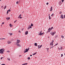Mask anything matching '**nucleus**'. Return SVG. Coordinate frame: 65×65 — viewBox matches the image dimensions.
<instances>
[{"instance_id": "obj_1", "label": "nucleus", "mask_w": 65, "mask_h": 65, "mask_svg": "<svg viewBox=\"0 0 65 65\" xmlns=\"http://www.w3.org/2000/svg\"><path fill=\"white\" fill-rule=\"evenodd\" d=\"M5 49L4 48H2L0 50V53L1 54H3L4 52Z\"/></svg>"}, {"instance_id": "obj_2", "label": "nucleus", "mask_w": 65, "mask_h": 65, "mask_svg": "<svg viewBox=\"0 0 65 65\" xmlns=\"http://www.w3.org/2000/svg\"><path fill=\"white\" fill-rule=\"evenodd\" d=\"M29 49H30V48H28H28L26 49L25 51H24V53H26V52H28V51H29Z\"/></svg>"}, {"instance_id": "obj_3", "label": "nucleus", "mask_w": 65, "mask_h": 65, "mask_svg": "<svg viewBox=\"0 0 65 65\" xmlns=\"http://www.w3.org/2000/svg\"><path fill=\"white\" fill-rule=\"evenodd\" d=\"M50 33L51 35H52L53 36H54V34H56V31H55L54 32H53V31H52Z\"/></svg>"}, {"instance_id": "obj_4", "label": "nucleus", "mask_w": 65, "mask_h": 65, "mask_svg": "<svg viewBox=\"0 0 65 65\" xmlns=\"http://www.w3.org/2000/svg\"><path fill=\"white\" fill-rule=\"evenodd\" d=\"M41 32H42V30L40 31V32H39L38 35H40V36H41V35H43V33H41Z\"/></svg>"}, {"instance_id": "obj_5", "label": "nucleus", "mask_w": 65, "mask_h": 65, "mask_svg": "<svg viewBox=\"0 0 65 65\" xmlns=\"http://www.w3.org/2000/svg\"><path fill=\"white\" fill-rule=\"evenodd\" d=\"M20 42V40H18L17 41V42L16 43V44H19Z\"/></svg>"}, {"instance_id": "obj_6", "label": "nucleus", "mask_w": 65, "mask_h": 65, "mask_svg": "<svg viewBox=\"0 0 65 65\" xmlns=\"http://www.w3.org/2000/svg\"><path fill=\"white\" fill-rule=\"evenodd\" d=\"M53 29H54V27H52L51 28H49L48 29V31L49 30H50V31H51V30H52Z\"/></svg>"}, {"instance_id": "obj_7", "label": "nucleus", "mask_w": 65, "mask_h": 65, "mask_svg": "<svg viewBox=\"0 0 65 65\" xmlns=\"http://www.w3.org/2000/svg\"><path fill=\"white\" fill-rule=\"evenodd\" d=\"M54 40H52V42L51 43H50V46H51V45H52V43H53L54 42Z\"/></svg>"}, {"instance_id": "obj_8", "label": "nucleus", "mask_w": 65, "mask_h": 65, "mask_svg": "<svg viewBox=\"0 0 65 65\" xmlns=\"http://www.w3.org/2000/svg\"><path fill=\"white\" fill-rule=\"evenodd\" d=\"M62 48H63V47H62V46H60V48H58V49H59V50H62Z\"/></svg>"}, {"instance_id": "obj_9", "label": "nucleus", "mask_w": 65, "mask_h": 65, "mask_svg": "<svg viewBox=\"0 0 65 65\" xmlns=\"http://www.w3.org/2000/svg\"><path fill=\"white\" fill-rule=\"evenodd\" d=\"M60 18L61 19H63V15L61 14L60 15Z\"/></svg>"}, {"instance_id": "obj_10", "label": "nucleus", "mask_w": 65, "mask_h": 65, "mask_svg": "<svg viewBox=\"0 0 65 65\" xmlns=\"http://www.w3.org/2000/svg\"><path fill=\"white\" fill-rule=\"evenodd\" d=\"M7 21H8L9 19H10V17H7L6 18Z\"/></svg>"}, {"instance_id": "obj_11", "label": "nucleus", "mask_w": 65, "mask_h": 65, "mask_svg": "<svg viewBox=\"0 0 65 65\" xmlns=\"http://www.w3.org/2000/svg\"><path fill=\"white\" fill-rule=\"evenodd\" d=\"M28 31H26L25 32V35H27V34H28Z\"/></svg>"}, {"instance_id": "obj_12", "label": "nucleus", "mask_w": 65, "mask_h": 65, "mask_svg": "<svg viewBox=\"0 0 65 65\" xmlns=\"http://www.w3.org/2000/svg\"><path fill=\"white\" fill-rule=\"evenodd\" d=\"M17 46H19V47H21V46L20 44H17Z\"/></svg>"}, {"instance_id": "obj_13", "label": "nucleus", "mask_w": 65, "mask_h": 65, "mask_svg": "<svg viewBox=\"0 0 65 65\" xmlns=\"http://www.w3.org/2000/svg\"><path fill=\"white\" fill-rule=\"evenodd\" d=\"M7 43H8V44H10L11 43V41H8Z\"/></svg>"}, {"instance_id": "obj_14", "label": "nucleus", "mask_w": 65, "mask_h": 65, "mask_svg": "<svg viewBox=\"0 0 65 65\" xmlns=\"http://www.w3.org/2000/svg\"><path fill=\"white\" fill-rule=\"evenodd\" d=\"M31 28V29L32 28V27L31 26H30V27H28V29L29 30V29H30V28Z\"/></svg>"}, {"instance_id": "obj_15", "label": "nucleus", "mask_w": 65, "mask_h": 65, "mask_svg": "<svg viewBox=\"0 0 65 65\" xmlns=\"http://www.w3.org/2000/svg\"><path fill=\"white\" fill-rule=\"evenodd\" d=\"M52 10H53V7H51V10H50V11H52Z\"/></svg>"}, {"instance_id": "obj_16", "label": "nucleus", "mask_w": 65, "mask_h": 65, "mask_svg": "<svg viewBox=\"0 0 65 65\" xmlns=\"http://www.w3.org/2000/svg\"><path fill=\"white\" fill-rule=\"evenodd\" d=\"M9 25L10 27H12L13 26V25H11V24H10Z\"/></svg>"}, {"instance_id": "obj_17", "label": "nucleus", "mask_w": 65, "mask_h": 65, "mask_svg": "<svg viewBox=\"0 0 65 65\" xmlns=\"http://www.w3.org/2000/svg\"><path fill=\"white\" fill-rule=\"evenodd\" d=\"M35 46H37V43H35L34 44Z\"/></svg>"}, {"instance_id": "obj_18", "label": "nucleus", "mask_w": 65, "mask_h": 65, "mask_svg": "<svg viewBox=\"0 0 65 65\" xmlns=\"http://www.w3.org/2000/svg\"><path fill=\"white\" fill-rule=\"evenodd\" d=\"M38 49H39V48H40V45H38Z\"/></svg>"}, {"instance_id": "obj_19", "label": "nucleus", "mask_w": 65, "mask_h": 65, "mask_svg": "<svg viewBox=\"0 0 65 65\" xmlns=\"http://www.w3.org/2000/svg\"><path fill=\"white\" fill-rule=\"evenodd\" d=\"M28 64V63H24L22 65H27Z\"/></svg>"}, {"instance_id": "obj_20", "label": "nucleus", "mask_w": 65, "mask_h": 65, "mask_svg": "<svg viewBox=\"0 0 65 65\" xmlns=\"http://www.w3.org/2000/svg\"><path fill=\"white\" fill-rule=\"evenodd\" d=\"M62 4V3L61 2V1H60L59 3V5H61Z\"/></svg>"}, {"instance_id": "obj_21", "label": "nucleus", "mask_w": 65, "mask_h": 65, "mask_svg": "<svg viewBox=\"0 0 65 65\" xmlns=\"http://www.w3.org/2000/svg\"><path fill=\"white\" fill-rule=\"evenodd\" d=\"M48 17L49 20H51V16H49Z\"/></svg>"}, {"instance_id": "obj_22", "label": "nucleus", "mask_w": 65, "mask_h": 65, "mask_svg": "<svg viewBox=\"0 0 65 65\" xmlns=\"http://www.w3.org/2000/svg\"><path fill=\"white\" fill-rule=\"evenodd\" d=\"M32 26H33V24L32 23L31 24V26L30 27H32Z\"/></svg>"}, {"instance_id": "obj_23", "label": "nucleus", "mask_w": 65, "mask_h": 65, "mask_svg": "<svg viewBox=\"0 0 65 65\" xmlns=\"http://www.w3.org/2000/svg\"><path fill=\"white\" fill-rule=\"evenodd\" d=\"M50 30H48V31L46 32V33H48V32H50Z\"/></svg>"}, {"instance_id": "obj_24", "label": "nucleus", "mask_w": 65, "mask_h": 65, "mask_svg": "<svg viewBox=\"0 0 65 65\" xmlns=\"http://www.w3.org/2000/svg\"><path fill=\"white\" fill-rule=\"evenodd\" d=\"M37 52L35 53H34L33 54V55H36V53Z\"/></svg>"}, {"instance_id": "obj_25", "label": "nucleus", "mask_w": 65, "mask_h": 65, "mask_svg": "<svg viewBox=\"0 0 65 65\" xmlns=\"http://www.w3.org/2000/svg\"><path fill=\"white\" fill-rule=\"evenodd\" d=\"M54 15V14L53 13L51 15V17H53Z\"/></svg>"}, {"instance_id": "obj_26", "label": "nucleus", "mask_w": 65, "mask_h": 65, "mask_svg": "<svg viewBox=\"0 0 65 65\" xmlns=\"http://www.w3.org/2000/svg\"><path fill=\"white\" fill-rule=\"evenodd\" d=\"M9 34L10 35H12V34L11 33H9Z\"/></svg>"}, {"instance_id": "obj_27", "label": "nucleus", "mask_w": 65, "mask_h": 65, "mask_svg": "<svg viewBox=\"0 0 65 65\" xmlns=\"http://www.w3.org/2000/svg\"><path fill=\"white\" fill-rule=\"evenodd\" d=\"M5 7L4 8V9H6V6H5Z\"/></svg>"}, {"instance_id": "obj_28", "label": "nucleus", "mask_w": 65, "mask_h": 65, "mask_svg": "<svg viewBox=\"0 0 65 65\" xmlns=\"http://www.w3.org/2000/svg\"><path fill=\"white\" fill-rule=\"evenodd\" d=\"M18 18H20V19H22V18H23L21 17H18Z\"/></svg>"}, {"instance_id": "obj_29", "label": "nucleus", "mask_w": 65, "mask_h": 65, "mask_svg": "<svg viewBox=\"0 0 65 65\" xmlns=\"http://www.w3.org/2000/svg\"><path fill=\"white\" fill-rule=\"evenodd\" d=\"M61 37L62 38H64V36L62 35L61 36Z\"/></svg>"}, {"instance_id": "obj_30", "label": "nucleus", "mask_w": 65, "mask_h": 65, "mask_svg": "<svg viewBox=\"0 0 65 65\" xmlns=\"http://www.w3.org/2000/svg\"><path fill=\"white\" fill-rule=\"evenodd\" d=\"M42 45H40V47H39V48H41V47H42Z\"/></svg>"}, {"instance_id": "obj_31", "label": "nucleus", "mask_w": 65, "mask_h": 65, "mask_svg": "<svg viewBox=\"0 0 65 65\" xmlns=\"http://www.w3.org/2000/svg\"><path fill=\"white\" fill-rule=\"evenodd\" d=\"M27 59H28V60H30V58L29 57L27 58Z\"/></svg>"}, {"instance_id": "obj_32", "label": "nucleus", "mask_w": 65, "mask_h": 65, "mask_svg": "<svg viewBox=\"0 0 65 65\" xmlns=\"http://www.w3.org/2000/svg\"><path fill=\"white\" fill-rule=\"evenodd\" d=\"M57 37H58V35H56L55 37V38H57Z\"/></svg>"}, {"instance_id": "obj_33", "label": "nucleus", "mask_w": 65, "mask_h": 65, "mask_svg": "<svg viewBox=\"0 0 65 65\" xmlns=\"http://www.w3.org/2000/svg\"><path fill=\"white\" fill-rule=\"evenodd\" d=\"M62 13V12L60 11L59 12V14H61Z\"/></svg>"}, {"instance_id": "obj_34", "label": "nucleus", "mask_w": 65, "mask_h": 65, "mask_svg": "<svg viewBox=\"0 0 65 65\" xmlns=\"http://www.w3.org/2000/svg\"><path fill=\"white\" fill-rule=\"evenodd\" d=\"M53 47H54V46L50 47V48L51 49V48H53Z\"/></svg>"}, {"instance_id": "obj_35", "label": "nucleus", "mask_w": 65, "mask_h": 65, "mask_svg": "<svg viewBox=\"0 0 65 65\" xmlns=\"http://www.w3.org/2000/svg\"><path fill=\"white\" fill-rule=\"evenodd\" d=\"M11 10H10V9H9L8 10V11H10Z\"/></svg>"}, {"instance_id": "obj_36", "label": "nucleus", "mask_w": 65, "mask_h": 65, "mask_svg": "<svg viewBox=\"0 0 65 65\" xmlns=\"http://www.w3.org/2000/svg\"><path fill=\"white\" fill-rule=\"evenodd\" d=\"M22 16V15L21 14H20L19 16L18 17H21Z\"/></svg>"}, {"instance_id": "obj_37", "label": "nucleus", "mask_w": 65, "mask_h": 65, "mask_svg": "<svg viewBox=\"0 0 65 65\" xmlns=\"http://www.w3.org/2000/svg\"><path fill=\"white\" fill-rule=\"evenodd\" d=\"M58 44V43L56 44L54 46H56V45H57Z\"/></svg>"}, {"instance_id": "obj_38", "label": "nucleus", "mask_w": 65, "mask_h": 65, "mask_svg": "<svg viewBox=\"0 0 65 65\" xmlns=\"http://www.w3.org/2000/svg\"><path fill=\"white\" fill-rule=\"evenodd\" d=\"M7 52H8V53H9V52H10V51H7Z\"/></svg>"}, {"instance_id": "obj_39", "label": "nucleus", "mask_w": 65, "mask_h": 65, "mask_svg": "<svg viewBox=\"0 0 65 65\" xmlns=\"http://www.w3.org/2000/svg\"><path fill=\"white\" fill-rule=\"evenodd\" d=\"M63 54H61V57H63Z\"/></svg>"}, {"instance_id": "obj_40", "label": "nucleus", "mask_w": 65, "mask_h": 65, "mask_svg": "<svg viewBox=\"0 0 65 65\" xmlns=\"http://www.w3.org/2000/svg\"><path fill=\"white\" fill-rule=\"evenodd\" d=\"M0 39H5V38H3V39L0 38Z\"/></svg>"}, {"instance_id": "obj_41", "label": "nucleus", "mask_w": 65, "mask_h": 65, "mask_svg": "<svg viewBox=\"0 0 65 65\" xmlns=\"http://www.w3.org/2000/svg\"><path fill=\"white\" fill-rule=\"evenodd\" d=\"M62 1V2H64V0H61Z\"/></svg>"}, {"instance_id": "obj_42", "label": "nucleus", "mask_w": 65, "mask_h": 65, "mask_svg": "<svg viewBox=\"0 0 65 65\" xmlns=\"http://www.w3.org/2000/svg\"><path fill=\"white\" fill-rule=\"evenodd\" d=\"M16 3H17V4H18V1L17 2H16Z\"/></svg>"}, {"instance_id": "obj_43", "label": "nucleus", "mask_w": 65, "mask_h": 65, "mask_svg": "<svg viewBox=\"0 0 65 65\" xmlns=\"http://www.w3.org/2000/svg\"><path fill=\"white\" fill-rule=\"evenodd\" d=\"M8 11H7V14H8Z\"/></svg>"}, {"instance_id": "obj_44", "label": "nucleus", "mask_w": 65, "mask_h": 65, "mask_svg": "<svg viewBox=\"0 0 65 65\" xmlns=\"http://www.w3.org/2000/svg\"><path fill=\"white\" fill-rule=\"evenodd\" d=\"M7 59L8 60H9V61H10V59L8 58Z\"/></svg>"}, {"instance_id": "obj_45", "label": "nucleus", "mask_w": 65, "mask_h": 65, "mask_svg": "<svg viewBox=\"0 0 65 65\" xmlns=\"http://www.w3.org/2000/svg\"><path fill=\"white\" fill-rule=\"evenodd\" d=\"M4 24V22H3L2 23V25H3V24Z\"/></svg>"}, {"instance_id": "obj_46", "label": "nucleus", "mask_w": 65, "mask_h": 65, "mask_svg": "<svg viewBox=\"0 0 65 65\" xmlns=\"http://www.w3.org/2000/svg\"><path fill=\"white\" fill-rule=\"evenodd\" d=\"M3 58V57H1V60H2Z\"/></svg>"}, {"instance_id": "obj_47", "label": "nucleus", "mask_w": 65, "mask_h": 65, "mask_svg": "<svg viewBox=\"0 0 65 65\" xmlns=\"http://www.w3.org/2000/svg\"><path fill=\"white\" fill-rule=\"evenodd\" d=\"M17 20L15 21L14 22V23H15V22H17Z\"/></svg>"}, {"instance_id": "obj_48", "label": "nucleus", "mask_w": 65, "mask_h": 65, "mask_svg": "<svg viewBox=\"0 0 65 65\" xmlns=\"http://www.w3.org/2000/svg\"><path fill=\"white\" fill-rule=\"evenodd\" d=\"M47 5H48V3H46Z\"/></svg>"}, {"instance_id": "obj_49", "label": "nucleus", "mask_w": 65, "mask_h": 65, "mask_svg": "<svg viewBox=\"0 0 65 65\" xmlns=\"http://www.w3.org/2000/svg\"><path fill=\"white\" fill-rule=\"evenodd\" d=\"M19 32H20V33H21V31L20 32V30H19Z\"/></svg>"}, {"instance_id": "obj_50", "label": "nucleus", "mask_w": 65, "mask_h": 65, "mask_svg": "<svg viewBox=\"0 0 65 65\" xmlns=\"http://www.w3.org/2000/svg\"><path fill=\"white\" fill-rule=\"evenodd\" d=\"M24 28H23L22 29V31H23V30H24Z\"/></svg>"}, {"instance_id": "obj_51", "label": "nucleus", "mask_w": 65, "mask_h": 65, "mask_svg": "<svg viewBox=\"0 0 65 65\" xmlns=\"http://www.w3.org/2000/svg\"><path fill=\"white\" fill-rule=\"evenodd\" d=\"M64 18H65V15H64Z\"/></svg>"}, {"instance_id": "obj_52", "label": "nucleus", "mask_w": 65, "mask_h": 65, "mask_svg": "<svg viewBox=\"0 0 65 65\" xmlns=\"http://www.w3.org/2000/svg\"><path fill=\"white\" fill-rule=\"evenodd\" d=\"M22 55H20L19 57H21Z\"/></svg>"}, {"instance_id": "obj_53", "label": "nucleus", "mask_w": 65, "mask_h": 65, "mask_svg": "<svg viewBox=\"0 0 65 65\" xmlns=\"http://www.w3.org/2000/svg\"><path fill=\"white\" fill-rule=\"evenodd\" d=\"M46 50H49V48H46Z\"/></svg>"}, {"instance_id": "obj_54", "label": "nucleus", "mask_w": 65, "mask_h": 65, "mask_svg": "<svg viewBox=\"0 0 65 65\" xmlns=\"http://www.w3.org/2000/svg\"><path fill=\"white\" fill-rule=\"evenodd\" d=\"M52 45V46H53V43L52 44V45Z\"/></svg>"}, {"instance_id": "obj_55", "label": "nucleus", "mask_w": 65, "mask_h": 65, "mask_svg": "<svg viewBox=\"0 0 65 65\" xmlns=\"http://www.w3.org/2000/svg\"><path fill=\"white\" fill-rule=\"evenodd\" d=\"M30 56L31 57H32V55H30Z\"/></svg>"}, {"instance_id": "obj_56", "label": "nucleus", "mask_w": 65, "mask_h": 65, "mask_svg": "<svg viewBox=\"0 0 65 65\" xmlns=\"http://www.w3.org/2000/svg\"><path fill=\"white\" fill-rule=\"evenodd\" d=\"M47 52H48V50H47Z\"/></svg>"}, {"instance_id": "obj_57", "label": "nucleus", "mask_w": 65, "mask_h": 65, "mask_svg": "<svg viewBox=\"0 0 65 65\" xmlns=\"http://www.w3.org/2000/svg\"><path fill=\"white\" fill-rule=\"evenodd\" d=\"M3 7V6H2V8Z\"/></svg>"}, {"instance_id": "obj_58", "label": "nucleus", "mask_w": 65, "mask_h": 65, "mask_svg": "<svg viewBox=\"0 0 65 65\" xmlns=\"http://www.w3.org/2000/svg\"><path fill=\"white\" fill-rule=\"evenodd\" d=\"M23 12H24L23 11L22 12V13H23Z\"/></svg>"}, {"instance_id": "obj_59", "label": "nucleus", "mask_w": 65, "mask_h": 65, "mask_svg": "<svg viewBox=\"0 0 65 65\" xmlns=\"http://www.w3.org/2000/svg\"><path fill=\"white\" fill-rule=\"evenodd\" d=\"M1 26H2V25H1Z\"/></svg>"}, {"instance_id": "obj_60", "label": "nucleus", "mask_w": 65, "mask_h": 65, "mask_svg": "<svg viewBox=\"0 0 65 65\" xmlns=\"http://www.w3.org/2000/svg\"><path fill=\"white\" fill-rule=\"evenodd\" d=\"M11 16H12V14H11Z\"/></svg>"}, {"instance_id": "obj_61", "label": "nucleus", "mask_w": 65, "mask_h": 65, "mask_svg": "<svg viewBox=\"0 0 65 65\" xmlns=\"http://www.w3.org/2000/svg\"><path fill=\"white\" fill-rule=\"evenodd\" d=\"M48 15H49V16H50V14H49Z\"/></svg>"}, {"instance_id": "obj_62", "label": "nucleus", "mask_w": 65, "mask_h": 65, "mask_svg": "<svg viewBox=\"0 0 65 65\" xmlns=\"http://www.w3.org/2000/svg\"><path fill=\"white\" fill-rule=\"evenodd\" d=\"M64 55H65V53H64Z\"/></svg>"}, {"instance_id": "obj_63", "label": "nucleus", "mask_w": 65, "mask_h": 65, "mask_svg": "<svg viewBox=\"0 0 65 65\" xmlns=\"http://www.w3.org/2000/svg\"><path fill=\"white\" fill-rule=\"evenodd\" d=\"M48 38H50V37H48Z\"/></svg>"}, {"instance_id": "obj_64", "label": "nucleus", "mask_w": 65, "mask_h": 65, "mask_svg": "<svg viewBox=\"0 0 65 65\" xmlns=\"http://www.w3.org/2000/svg\"><path fill=\"white\" fill-rule=\"evenodd\" d=\"M0 1H1V0H0Z\"/></svg>"}]
</instances>
